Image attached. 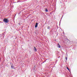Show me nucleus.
Segmentation results:
<instances>
[{"label": "nucleus", "instance_id": "f257e3e1", "mask_svg": "<svg viewBox=\"0 0 77 77\" xmlns=\"http://www.w3.org/2000/svg\"><path fill=\"white\" fill-rule=\"evenodd\" d=\"M4 22L6 23H9V21L8 20V19L6 18H4Z\"/></svg>", "mask_w": 77, "mask_h": 77}, {"label": "nucleus", "instance_id": "f03ea898", "mask_svg": "<svg viewBox=\"0 0 77 77\" xmlns=\"http://www.w3.org/2000/svg\"><path fill=\"white\" fill-rule=\"evenodd\" d=\"M10 64H11V66L12 69H14V67L13 66V64L12 63H11Z\"/></svg>", "mask_w": 77, "mask_h": 77}, {"label": "nucleus", "instance_id": "7ed1b4c3", "mask_svg": "<svg viewBox=\"0 0 77 77\" xmlns=\"http://www.w3.org/2000/svg\"><path fill=\"white\" fill-rule=\"evenodd\" d=\"M38 27V23H36L35 26V28H36Z\"/></svg>", "mask_w": 77, "mask_h": 77}, {"label": "nucleus", "instance_id": "20e7f679", "mask_svg": "<svg viewBox=\"0 0 77 77\" xmlns=\"http://www.w3.org/2000/svg\"><path fill=\"white\" fill-rule=\"evenodd\" d=\"M34 50H35V51H37V49H36V48L35 47H34Z\"/></svg>", "mask_w": 77, "mask_h": 77}, {"label": "nucleus", "instance_id": "39448f33", "mask_svg": "<svg viewBox=\"0 0 77 77\" xmlns=\"http://www.w3.org/2000/svg\"><path fill=\"white\" fill-rule=\"evenodd\" d=\"M45 10L46 12H48V10H47V8H46L45 9Z\"/></svg>", "mask_w": 77, "mask_h": 77}, {"label": "nucleus", "instance_id": "423d86ee", "mask_svg": "<svg viewBox=\"0 0 77 77\" xmlns=\"http://www.w3.org/2000/svg\"><path fill=\"white\" fill-rule=\"evenodd\" d=\"M58 48H60V45H59V44H58Z\"/></svg>", "mask_w": 77, "mask_h": 77}, {"label": "nucleus", "instance_id": "0eeeda50", "mask_svg": "<svg viewBox=\"0 0 77 77\" xmlns=\"http://www.w3.org/2000/svg\"><path fill=\"white\" fill-rule=\"evenodd\" d=\"M48 29H50V26H48Z\"/></svg>", "mask_w": 77, "mask_h": 77}, {"label": "nucleus", "instance_id": "6e6552de", "mask_svg": "<svg viewBox=\"0 0 77 77\" xmlns=\"http://www.w3.org/2000/svg\"><path fill=\"white\" fill-rule=\"evenodd\" d=\"M66 68L69 71V68H68V67H67Z\"/></svg>", "mask_w": 77, "mask_h": 77}, {"label": "nucleus", "instance_id": "1a4fd4ad", "mask_svg": "<svg viewBox=\"0 0 77 77\" xmlns=\"http://www.w3.org/2000/svg\"><path fill=\"white\" fill-rule=\"evenodd\" d=\"M65 58L66 60H67V59H68V58L67 57H66Z\"/></svg>", "mask_w": 77, "mask_h": 77}, {"label": "nucleus", "instance_id": "9d476101", "mask_svg": "<svg viewBox=\"0 0 77 77\" xmlns=\"http://www.w3.org/2000/svg\"><path fill=\"white\" fill-rule=\"evenodd\" d=\"M19 24H20V23H19Z\"/></svg>", "mask_w": 77, "mask_h": 77}]
</instances>
